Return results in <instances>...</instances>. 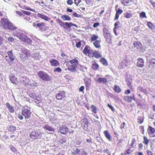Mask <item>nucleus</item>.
Listing matches in <instances>:
<instances>
[{
  "instance_id": "obj_1",
  "label": "nucleus",
  "mask_w": 155,
  "mask_h": 155,
  "mask_svg": "<svg viewBox=\"0 0 155 155\" xmlns=\"http://www.w3.org/2000/svg\"><path fill=\"white\" fill-rule=\"evenodd\" d=\"M31 112L30 110L29 107H28L27 106H24L21 108V115L18 114V118L20 120L23 119V116L25 117V119L29 118L31 116Z\"/></svg>"
},
{
  "instance_id": "obj_2",
  "label": "nucleus",
  "mask_w": 155,
  "mask_h": 155,
  "mask_svg": "<svg viewBox=\"0 0 155 155\" xmlns=\"http://www.w3.org/2000/svg\"><path fill=\"white\" fill-rule=\"evenodd\" d=\"M78 60L79 58L77 57L70 60L68 62V70L71 72H74L76 71L79 65Z\"/></svg>"
},
{
  "instance_id": "obj_3",
  "label": "nucleus",
  "mask_w": 155,
  "mask_h": 155,
  "mask_svg": "<svg viewBox=\"0 0 155 155\" xmlns=\"http://www.w3.org/2000/svg\"><path fill=\"white\" fill-rule=\"evenodd\" d=\"M1 22L2 25L3 27L5 29L14 31L17 28V27L15 26L8 19L5 18H2Z\"/></svg>"
},
{
  "instance_id": "obj_4",
  "label": "nucleus",
  "mask_w": 155,
  "mask_h": 155,
  "mask_svg": "<svg viewBox=\"0 0 155 155\" xmlns=\"http://www.w3.org/2000/svg\"><path fill=\"white\" fill-rule=\"evenodd\" d=\"M103 35L106 39V41L108 43H110L111 40V37L109 30L107 28L105 27L103 29Z\"/></svg>"
},
{
  "instance_id": "obj_5",
  "label": "nucleus",
  "mask_w": 155,
  "mask_h": 155,
  "mask_svg": "<svg viewBox=\"0 0 155 155\" xmlns=\"http://www.w3.org/2000/svg\"><path fill=\"white\" fill-rule=\"evenodd\" d=\"M39 77L45 81H50L52 79V77L48 75L46 72L39 71Z\"/></svg>"
},
{
  "instance_id": "obj_6",
  "label": "nucleus",
  "mask_w": 155,
  "mask_h": 155,
  "mask_svg": "<svg viewBox=\"0 0 155 155\" xmlns=\"http://www.w3.org/2000/svg\"><path fill=\"white\" fill-rule=\"evenodd\" d=\"M81 126L84 130L88 131L89 130L88 125L90 123L88 120L84 117L81 120Z\"/></svg>"
},
{
  "instance_id": "obj_7",
  "label": "nucleus",
  "mask_w": 155,
  "mask_h": 155,
  "mask_svg": "<svg viewBox=\"0 0 155 155\" xmlns=\"http://www.w3.org/2000/svg\"><path fill=\"white\" fill-rule=\"evenodd\" d=\"M93 51V50L92 49H91L90 47L86 45L85 47L83 52L86 55H87L90 58H92Z\"/></svg>"
},
{
  "instance_id": "obj_8",
  "label": "nucleus",
  "mask_w": 155,
  "mask_h": 155,
  "mask_svg": "<svg viewBox=\"0 0 155 155\" xmlns=\"http://www.w3.org/2000/svg\"><path fill=\"white\" fill-rule=\"evenodd\" d=\"M66 97V93L64 91H59L55 95V98L58 100H61L65 99Z\"/></svg>"
},
{
  "instance_id": "obj_9",
  "label": "nucleus",
  "mask_w": 155,
  "mask_h": 155,
  "mask_svg": "<svg viewBox=\"0 0 155 155\" xmlns=\"http://www.w3.org/2000/svg\"><path fill=\"white\" fill-rule=\"evenodd\" d=\"M30 54L29 53L26 49L21 50V52L20 54V58L23 61L28 59V56Z\"/></svg>"
},
{
  "instance_id": "obj_10",
  "label": "nucleus",
  "mask_w": 155,
  "mask_h": 155,
  "mask_svg": "<svg viewBox=\"0 0 155 155\" xmlns=\"http://www.w3.org/2000/svg\"><path fill=\"white\" fill-rule=\"evenodd\" d=\"M74 154L75 155H87V153L83 149H79L76 148L74 151Z\"/></svg>"
},
{
  "instance_id": "obj_11",
  "label": "nucleus",
  "mask_w": 155,
  "mask_h": 155,
  "mask_svg": "<svg viewBox=\"0 0 155 155\" xmlns=\"http://www.w3.org/2000/svg\"><path fill=\"white\" fill-rule=\"evenodd\" d=\"M124 100L128 103H130L132 101V100H133L135 101H137V99L135 97L134 94H133L132 96H125L124 97Z\"/></svg>"
},
{
  "instance_id": "obj_12",
  "label": "nucleus",
  "mask_w": 155,
  "mask_h": 155,
  "mask_svg": "<svg viewBox=\"0 0 155 155\" xmlns=\"http://www.w3.org/2000/svg\"><path fill=\"white\" fill-rule=\"evenodd\" d=\"M126 81L127 86L132 91H134V89L133 87L132 79H127L126 80Z\"/></svg>"
},
{
  "instance_id": "obj_13",
  "label": "nucleus",
  "mask_w": 155,
  "mask_h": 155,
  "mask_svg": "<svg viewBox=\"0 0 155 155\" xmlns=\"http://www.w3.org/2000/svg\"><path fill=\"white\" fill-rule=\"evenodd\" d=\"M49 62L52 66L56 67L60 65L59 61L55 59H51L49 61Z\"/></svg>"
},
{
  "instance_id": "obj_14",
  "label": "nucleus",
  "mask_w": 155,
  "mask_h": 155,
  "mask_svg": "<svg viewBox=\"0 0 155 155\" xmlns=\"http://www.w3.org/2000/svg\"><path fill=\"white\" fill-rule=\"evenodd\" d=\"M68 128L66 125H62L59 127V132L62 134H65L68 132Z\"/></svg>"
},
{
  "instance_id": "obj_15",
  "label": "nucleus",
  "mask_w": 155,
  "mask_h": 155,
  "mask_svg": "<svg viewBox=\"0 0 155 155\" xmlns=\"http://www.w3.org/2000/svg\"><path fill=\"white\" fill-rule=\"evenodd\" d=\"M16 35L21 41L23 42H25L26 40L28 39L27 36L22 33L18 34Z\"/></svg>"
},
{
  "instance_id": "obj_16",
  "label": "nucleus",
  "mask_w": 155,
  "mask_h": 155,
  "mask_svg": "<svg viewBox=\"0 0 155 155\" xmlns=\"http://www.w3.org/2000/svg\"><path fill=\"white\" fill-rule=\"evenodd\" d=\"M137 65L140 68H143L144 66V60L142 58H139L137 60Z\"/></svg>"
},
{
  "instance_id": "obj_17",
  "label": "nucleus",
  "mask_w": 155,
  "mask_h": 155,
  "mask_svg": "<svg viewBox=\"0 0 155 155\" xmlns=\"http://www.w3.org/2000/svg\"><path fill=\"white\" fill-rule=\"evenodd\" d=\"M9 79L11 82L14 84H17L18 81L17 78L15 75H11L9 76Z\"/></svg>"
},
{
  "instance_id": "obj_18",
  "label": "nucleus",
  "mask_w": 155,
  "mask_h": 155,
  "mask_svg": "<svg viewBox=\"0 0 155 155\" xmlns=\"http://www.w3.org/2000/svg\"><path fill=\"white\" fill-rule=\"evenodd\" d=\"M121 2L124 5L127 6L131 5L133 2L131 0H122Z\"/></svg>"
},
{
  "instance_id": "obj_19",
  "label": "nucleus",
  "mask_w": 155,
  "mask_h": 155,
  "mask_svg": "<svg viewBox=\"0 0 155 155\" xmlns=\"http://www.w3.org/2000/svg\"><path fill=\"white\" fill-rule=\"evenodd\" d=\"M6 106L7 107L8 110L11 113H14L15 111L14 107L9 103H7L5 104Z\"/></svg>"
},
{
  "instance_id": "obj_20",
  "label": "nucleus",
  "mask_w": 155,
  "mask_h": 155,
  "mask_svg": "<svg viewBox=\"0 0 155 155\" xmlns=\"http://www.w3.org/2000/svg\"><path fill=\"white\" fill-rule=\"evenodd\" d=\"M147 132L149 135H153L155 133V129L149 126L147 129Z\"/></svg>"
},
{
  "instance_id": "obj_21",
  "label": "nucleus",
  "mask_w": 155,
  "mask_h": 155,
  "mask_svg": "<svg viewBox=\"0 0 155 155\" xmlns=\"http://www.w3.org/2000/svg\"><path fill=\"white\" fill-rule=\"evenodd\" d=\"M99 68V65L95 61H92V62L91 68L93 70L96 71Z\"/></svg>"
},
{
  "instance_id": "obj_22",
  "label": "nucleus",
  "mask_w": 155,
  "mask_h": 155,
  "mask_svg": "<svg viewBox=\"0 0 155 155\" xmlns=\"http://www.w3.org/2000/svg\"><path fill=\"white\" fill-rule=\"evenodd\" d=\"M123 12V11L119 8L116 11V13L115 14V17L114 19V20H118L119 18V15L121 14Z\"/></svg>"
},
{
  "instance_id": "obj_23",
  "label": "nucleus",
  "mask_w": 155,
  "mask_h": 155,
  "mask_svg": "<svg viewBox=\"0 0 155 155\" xmlns=\"http://www.w3.org/2000/svg\"><path fill=\"white\" fill-rule=\"evenodd\" d=\"M93 53L92 57H94L95 58H99L102 56V55L100 53V52L96 50H95L94 51H93Z\"/></svg>"
},
{
  "instance_id": "obj_24",
  "label": "nucleus",
  "mask_w": 155,
  "mask_h": 155,
  "mask_svg": "<svg viewBox=\"0 0 155 155\" xmlns=\"http://www.w3.org/2000/svg\"><path fill=\"white\" fill-rule=\"evenodd\" d=\"M64 24L65 25L64 26L63 28H64L66 29L70 28L72 26H74L75 27L76 26V25L75 24H73L71 22H70L69 23L66 22H65Z\"/></svg>"
},
{
  "instance_id": "obj_25",
  "label": "nucleus",
  "mask_w": 155,
  "mask_h": 155,
  "mask_svg": "<svg viewBox=\"0 0 155 155\" xmlns=\"http://www.w3.org/2000/svg\"><path fill=\"white\" fill-rule=\"evenodd\" d=\"M101 41V40H97L93 43V44L94 47L97 48H101L100 43Z\"/></svg>"
},
{
  "instance_id": "obj_26",
  "label": "nucleus",
  "mask_w": 155,
  "mask_h": 155,
  "mask_svg": "<svg viewBox=\"0 0 155 155\" xmlns=\"http://www.w3.org/2000/svg\"><path fill=\"white\" fill-rule=\"evenodd\" d=\"M7 54L8 55V56L9 57V58L12 61L15 60V57L13 55L12 51V50L8 51L7 52Z\"/></svg>"
},
{
  "instance_id": "obj_27",
  "label": "nucleus",
  "mask_w": 155,
  "mask_h": 155,
  "mask_svg": "<svg viewBox=\"0 0 155 155\" xmlns=\"http://www.w3.org/2000/svg\"><path fill=\"white\" fill-rule=\"evenodd\" d=\"M38 135V132L35 131H33L30 135V137L32 139H36Z\"/></svg>"
},
{
  "instance_id": "obj_28",
  "label": "nucleus",
  "mask_w": 155,
  "mask_h": 155,
  "mask_svg": "<svg viewBox=\"0 0 155 155\" xmlns=\"http://www.w3.org/2000/svg\"><path fill=\"white\" fill-rule=\"evenodd\" d=\"M61 18L64 21H70L71 19V17L67 15H63L61 16Z\"/></svg>"
},
{
  "instance_id": "obj_29",
  "label": "nucleus",
  "mask_w": 155,
  "mask_h": 155,
  "mask_svg": "<svg viewBox=\"0 0 155 155\" xmlns=\"http://www.w3.org/2000/svg\"><path fill=\"white\" fill-rule=\"evenodd\" d=\"M100 10V9H98L97 10H96L95 11V12H94V13L96 14L97 16H99L100 17H101L102 15L103 14V13L104 12V8H103V9L101 10L100 12L98 13V12Z\"/></svg>"
},
{
  "instance_id": "obj_30",
  "label": "nucleus",
  "mask_w": 155,
  "mask_h": 155,
  "mask_svg": "<svg viewBox=\"0 0 155 155\" xmlns=\"http://www.w3.org/2000/svg\"><path fill=\"white\" fill-rule=\"evenodd\" d=\"M134 45L135 48H136L137 49H139L141 48L142 44L141 43L138 41H134Z\"/></svg>"
},
{
  "instance_id": "obj_31",
  "label": "nucleus",
  "mask_w": 155,
  "mask_h": 155,
  "mask_svg": "<svg viewBox=\"0 0 155 155\" xmlns=\"http://www.w3.org/2000/svg\"><path fill=\"white\" fill-rule=\"evenodd\" d=\"M97 81L99 83H106L107 82V79L105 78H100L97 80Z\"/></svg>"
},
{
  "instance_id": "obj_32",
  "label": "nucleus",
  "mask_w": 155,
  "mask_h": 155,
  "mask_svg": "<svg viewBox=\"0 0 155 155\" xmlns=\"http://www.w3.org/2000/svg\"><path fill=\"white\" fill-rule=\"evenodd\" d=\"M100 61L105 66L108 65V64L107 60L104 58H101L100 60Z\"/></svg>"
},
{
  "instance_id": "obj_33",
  "label": "nucleus",
  "mask_w": 155,
  "mask_h": 155,
  "mask_svg": "<svg viewBox=\"0 0 155 155\" xmlns=\"http://www.w3.org/2000/svg\"><path fill=\"white\" fill-rule=\"evenodd\" d=\"M104 133L106 138L108 139L109 140H111V137L108 131L107 130H105L104 131Z\"/></svg>"
},
{
  "instance_id": "obj_34",
  "label": "nucleus",
  "mask_w": 155,
  "mask_h": 155,
  "mask_svg": "<svg viewBox=\"0 0 155 155\" xmlns=\"http://www.w3.org/2000/svg\"><path fill=\"white\" fill-rule=\"evenodd\" d=\"M114 91L117 93H120L121 91V89L119 86L117 85H114L113 89Z\"/></svg>"
},
{
  "instance_id": "obj_35",
  "label": "nucleus",
  "mask_w": 155,
  "mask_h": 155,
  "mask_svg": "<svg viewBox=\"0 0 155 155\" xmlns=\"http://www.w3.org/2000/svg\"><path fill=\"white\" fill-rule=\"evenodd\" d=\"M8 132L13 133L16 131V127H15L11 126L8 128Z\"/></svg>"
},
{
  "instance_id": "obj_36",
  "label": "nucleus",
  "mask_w": 155,
  "mask_h": 155,
  "mask_svg": "<svg viewBox=\"0 0 155 155\" xmlns=\"http://www.w3.org/2000/svg\"><path fill=\"white\" fill-rule=\"evenodd\" d=\"M131 148L130 147L126 150L124 151L123 154L124 155H129L131 154L133 152V150H131Z\"/></svg>"
},
{
  "instance_id": "obj_37",
  "label": "nucleus",
  "mask_w": 155,
  "mask_h": 155,
  "mask_svg": "<svg viewBox=\"0 0 155 155\" xmlns=\"http://www.w3.org/2000/svg\"><path fill=\"white\" fill-rule=\"evenodd\" d=\"M45 129L48 130L49 131H55V129L51 126L46 125L44 127Z\"/></svg>"
},
{
  "instance_id": "obj_38",
  "label": "nucleus",
  "mask_w": 155,
  "mask_h": 155,
  "mask_svg": "<svg viewBox=\"0 0 155 155\" xmlns=\"http://www.w3.org/2000/svg\"><path fill=\"white\" fill-rule=\"evenodd\" d=\"M144 117L143 116H139L137 119V122L138 124H142L143 122Z\"/></svg>"
},
{
  "instance_id": "obj_39",
  "label": "nucleus",
  "mask_w": 155,
  "mask_h": 155,
  "mask_svg": "<svg viewBox=\"0 0 155 155\" xmlns=\"http://www.w3.org/2000/svg\"><path fill=\"white\" fill-rule=\"evenodd\" d=\"M124 17L127 18H131L133 15L131 13H129L127 12H125L124 14Z\"/></svg>"
},
{
  "instance_id": "obj_40",
  "label": "nucleus",
  "mask_w": 155,
  "mask_h": 155,
  "mask_svg": "<svg viewBox=\"0 0 155 155\" xmlns=\"http://www.w3.org/2000/svg\"><path fill=\"white\" fill-rule=\"evenodd\" d=\"M114 26V28L117 29L121 28V24L119 21H118L115 23Z\"/></svg>"
},
{
  "instance_id": "obj_41",
  "label": "nucleus",
  "mask_w": 155,
  "mask_h": 155,
  "mask_svg": "<svg viewBox=\"0 0 155 155\" xmlns=\"http://www.w3.org/2000/svg\"><path fill=\"white\" fill-rule=\"evenodd\" d=\"M98 38L99 37L98 36L94 34H93L91 37V41H95L97 40Z\"/></svg>"
},
{
  "instance_id": "obj_42",
  "label": "nucleus",
  "mask_w": 155,
  "mask_h": 155,
  "mask_svg": "<svg viewBox=\"0 0 155 155\" xmlns=\"http://www.w3.org/2000/svg\"><path fill=\"white\" fill-rule=\"evenodd\" d=\"M143 143L145 144L146 145H147L149 142V140H148L147 138L145 137L144 136L143 137Z\"/></svg>"
},
{
  "instance_id": "obj_43",
  "label": "nucleus",
  "mask_w": 155,
  "mask_h": 155,
  "mask_svg": "<svg viewBox=\"0 0 155 155\" xmlns=\"http://www.w3.org/2000/svg\"><path fill=\"white\" fill-rule=\"evenodd\" d=\"M136 140L134 138H133L131 140L130 144V146H131V148H134V147H135V145L134 146V144L136 143Z\"/></svg>"
},
{
  "instance_id": "obj_44",
  "label": "nucleus",
  "mask_w": 155,
  "mask_h": 155,
  "mask_svg": "<svg viewBox=\"0 0 155 155\" xmlns=\"http://www.w3.org/2000/svg\"><path fill=\"white\" fill-rule=\"evenodd\" d=\"M39 16L42 19H43L46 21H48L50 19V18L48 17L45 16L40 14H39Z\"/></svg>"
},
{
  "instance_id": "obj_45",
  "label": "nucleus",
  "mask_w": 155,
  "mask_h": 155,
  "mask_svg": "<svg viewBox=\"0 0 155 155\" xmlns=\"http://www.w3.org/2000/svg\"><path fill=\"white\" fill-rule=\"evenodd\" d=\"M147 25L148 27L152 29H154L155 28L154 25L150 22H148Z\"/></svg>"
},
{
  "instance_id": "obj_46",
  "label": "nucleus",
  "mask_w": 155,
  "mask_h": 155,
  "mask_svg": "<svg viewBox=\"0 0 155 155\" xmlns=\"http://www.w3.org/2000/svg\"><path fill=\"white\" fill-rule=\"evenodd\" d=\"M66 141V138L65 137H62L60 139V142L63 144Z\"/></svg>"
},
{
  "instance_id": "obj_47",
  "label": "nucleus",
  "mask_w": 155,
  "mask_h": 155,
  "mask_svg": "<svg viewBox=\"0 0 155 155\" xmlns=\"http://www.w3.org/2000/svg\"><path fill=\"white\" fill-rule=\"evenodd\" d=\"M91 108L92 109V111L93 112L94 114H95L97 113V108L94 105H91Z\"/></svg>"
},
{
  "instance_id": "obj_48",
  "label": "nucleus",
  "mask_w": 155,
  "mask_h": 155,
  "mask_svg": "<svg viewBox=\"0 0 155 155\" xmlns=\"http://www.w3.org/2000/svg\"><path fill=\"white\" fill-rule=\"evenodd\" d=\"M10 150L13 152L15 153L17 151V149L12 145L9 146Z\"/></svg>"
},
{
  "instance_id": "obj_49",
  "label": "nucleus",
  "mask_w": 155,
  "mask_h": 155,
  "mask_svg": "<svg viewBox=\"0 0 155 155\" xmlns=\"http://www.w3.org/2000/svg\"><path fill=\"white\" fill-rule=\"evenodd\" d=\"M139 90L141 92H143L144 93H147V91L146 89H144L143 87H139Z\"/></svg>"
},
{
  "instance_id": "obj_50",
  "label": "nucleus",
  "mask_w": 155,
  "mask_h": 155,
  "mask_svg": "<svg viewBox=\"0 0 155 155\" xmlns=\"http://www.w3.org/2000/svg\"><path fill=\"white\" fill-rule=\"evenodd\" d=\"M56 20L60 24V25L61 27H63L64 26L65 24V22H64L63 21H62L61 20L59 19H56Z\"/></svg>"
},
{
  "instance_id": "obj_51",
  "label": "nucleus",
  "mask_w": 155,
  "mask_h": 155,
  "mask_svg": "<svg viewBox=\"0 0 155 155\" xmlns=\"http://www.w3.org/2000/svg\"><path fill=\"white\" fill-rule=\"evenodd\" d=\"M91 84V80L88 79L85 82V84L86 87H89Z\"/></svg>"
},
{
  "instance_id": "obj_52",
  "label": "nucleus",
  "mask_w": 155,
  "mask_h": 155,
  "mask_svg": "<svg viewBox=\"0 0 155 155\" xmlns=\"http://www.w3.org/2000/svg\"><path fill=\"white\" fill-rule=\"evenodd\" d=\"M62 69L58 67L55 68L53 70V72H61L62 71Z\"/></svg>"
},
{
  "instance_id": "obj_53",
  "label": "nucleus",
  "mask_w": 155,
  "mask_h": 155,
  "mask_svg": "<svg viewBox=\"0 0 155 155\" xmlns=\"http://www.w3.org/2000/svg\"><path fill=\"white\" fill-rule=\"evenodd\" d=\"M23 79L24 80H23L22 81H21V82L24 85H27L28 84V83L26 82L28 80V79L27 78H23Z\"/></svg>"
},
{
  "instance_id": "obj_54",
  "label": "nucleus",
  "mask_w": 155,
  "mask_h": 155,
  "mask_svg": "<svg viewBox=\"0 0 155 155\" xmlns=\"http://www.w3.org/2000/svg\"><path fill=\"white\" fill-rule=\"evenodd\" d=\"M147 155H155L153 152L149 150H146Z\"/></svg>"
},
{
  "instance_id": "obj_55",
  "label": "nucleus",
  "mask_w": 155,
  "mask_h": 155,
  "mask_svg": "<svg viewBox=\"0 0 155 155\" xmlns=\"http://www.w3.org/2000/svg\"><path fill=\"white\" fill-rule=\"evenodd\" d=\"M140 17L141 18H147V16L146 15L145 13L144 12H142L140 13Z\"/></svg>"
},
{
  "instance_id": "obj_56",
  "label": "nucleus",
  "mask_w": 155,
  "mask_h": 155,
  "mask_svg": "<svg viewBox=\"0 0 155 155\" xmlns=\"http://www.w3.org/2000/svg\"><path fill=\"white\" fill-rule=\"evenodd\" d=\"M33 26L36 28H37L39 27V21H36V22H34L33 24Z\"/></svg>"
},
{
  "instance_id": "obj_57",
  "label": "nucleus",
  "mask_w": 155,
  "mask_h": 155,
  "mask_svg": "<svg viewBox=\"0 0 155 155\" xmlns=\"http://www.w3.org/2000/svg\"><path fill=\"white\" fill-rule=\"evenodd\" d=\"M73 16L75 17L80 18L81 17V15L78 14L76 12H74L72 14Z\"/></svg>"
},
{
  "instance_id": "obj_58",
  "label": "nucleus",
  "mask_w": 155,
  "mask_h": 155,
  "mask_svg": "<svg viewBox=\"0 0 155 155\" xmlns=\"http://www.w3.org/2000/svg\"><path fill=\"white\" fill-rule=\"evenodd\" d=\"M103 152L105 153H106L108 155H111V152L108 149H106L104 150H103Z\"/></svg>"
},
{
  "instance_id": "obj_59",
  "label": "nucleus",
  "mask_w": 155,
  "mask_h": 155,
  "mask_svg": "<svg viewBox=\"0 0 155 155\" xmlns=\"http://www.w3.org/2000/svg\"><path fill=\"white\" fill-rule=\"evenodd\" d=\"M16 138V136L14 134H12L10 136L9 140H11V141L15 140Z\"/></svg>"
},
{
  "instance_id": "obj_60",
  "label": "nucleus",
  "mask_w": 155,
  "mask_h": 155,
  "mask_svg": "<svg viewBox=\"0 0 155 155\" xmlns=\"http://www.w3.org/2000/svg\"><path fill=\"white\" fill-rule=\"evenodd\" d=\"M150 63L151 64H153L155 65V59L152 58L150 60Z\"/></svg>"
},
{
  "instance_id": "obj_61",
  "label": "nucleus",
  "mask_w": 155,
  "mask_h": 155,
  "mask_svg": "<svg viewBox=\"0 0 155 155\" xmlns=\"http://www.w3.org/2000/svg\"><path fill=\"white\" fill-rule=\"evenodd\" d=\"M3 39H3V38L0 35V46H2L3 44Z\"/></svg>"
},
{
  "instance_id": "obj_62",
  "label": "nucleus",
  "mask_w": 155,
  "mask_h": 155,
  "mask_svg": "<svg viewBox=\"0 0 155 155\" xmlns=\"http://www.w3.org/2000/svg\"><path fill=\"white\" fill-rule=\"evenodd\" d=\"M94 0H86V3L88 5L91 4L93 2Z\"/></svg>"
},
{
  "instance_id": "obj_63",
  "label": "nucleus",
  "mask_w": 155,
  "mask_h": 155,
  "mask_svg": "<svg viewBox=\"0 0 155 155\" xmlns=\"http://www.w3.org/2000/svg\"><path fill=\"white\" fill-rule=\"evenodd\" d=\"M67 3L68 5H71L73 4V2L72 0H67Z\"/></svg>"
},
{
  "instance_id": "obj_64",
  "label": "nucleus",
  "mask_w": 155,
  "mask_h": 155,
  "mask_svg": "<svg viewBox=\"0 0 155 155\" xmlns=\"http://www.w3.org/2000/svg\"><path fill=\"white\" fill-rule=\"evenodd\" d=\"M143 147V144L142 143H140L139 144H138V150H140L142 149V148Z\"/></svg>"
}]
</instances>
